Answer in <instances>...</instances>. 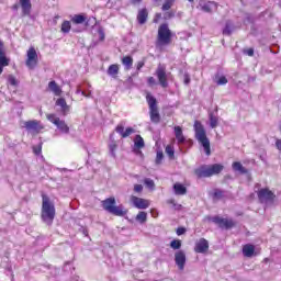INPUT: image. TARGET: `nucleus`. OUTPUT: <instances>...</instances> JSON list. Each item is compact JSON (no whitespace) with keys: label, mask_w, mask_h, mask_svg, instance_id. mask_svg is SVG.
Returning <instances> with one entry per match:
<instances>
[{"label":"nucleus","mask_w":281,"mask_h":281,"mask_svg":"<svg viewBox=\"0 0 281 281\" xmlns=\"http://www.w3.org/2000/svg\"><path fill=\"white\" fill-rule=\"evenodd\" d=\"M42 221L47 225H52L54 223V218H56V206H54V202L49 199V196L45 193H42Z\"/></svg>","instance_id":"1"},{"label":"nucleus","mask_w":281,"mask_h":281,"mask_svg":"<svg viewBox=\"0 0 281 281\" xmlns=\"http://www.w3.org/2000/svg\"><path fill=\"white\" fill-rule=\"evenodd\" d=\"M225 170V166L221 164L213 165H202L194 169V175L198 179H210V177H214L221 175Z\"/></svg>","instance_id":"2"},{"label":"nucleus","mask_w":281,"mask_h":281,"mask_svg":"<svg viewBox=\"0 0 281 281\" xmlns=\"http://www.w3.org/2000/svg\"><path fill=\"white\" fill-rule=\"evenodd\" d=\"M193 128L195 133V139L203 147L206 157H210V155H212V147L210 145V138H207V133L205 132L203 123H201V121H195Z\"/></svg>","instance_id":"3"},{"label":"nucleus","mask_w":281,"mask_h":281,"mask_svg":"<svg viewBox=\"0 0 281 281\" xmlns=\"http://www.w3.org/2000/svg\"><path fill=\"white\" fill-rule=\"evenodd\" d=\"M101 205L105 212L113 214V216H126L128 214V211L124 210L123 205H116L115 198L113 196L101 201Z\"/></svg>","instance_id":"4"},{"label":"nucleus","mask_w":281,"mask_h":281,"mask_svg":"<svg viewBox=\"0 0 281 281\" xmlns=\"http://www.w3.org/2000/svg\"><path fill=\"white\" fill-rule=\"evenodd\" d=\"M170 43H172V31L168 26V23H162L158 27L156 47H166Z\"/></svg>","instance_id":"5"},{"label":"nucleus","mask_w":281,"mask_h":281,"mask_svg":"<svg viewBox=\"0 0 281 281\" xmlns=\"http://www.w3.org/2000/svg\"><path fill=\"white\" fill-rule=\"evenodd\" d=\"M146 102L149 106V119L153 124H159L161 122V114L159 113V105H157V99L150 93H146Z\"/></svg>","instance_id":"6"},{"label":"nucleus","mask_w":281,"mask_h":281,"mask_svg":"<svg viewBox=\"0 0 281 281\" xmlns=\"http://www.w3.org/2000/svg\"><path fill=\"white\" fill-rule=\"evenodd\" d=\"M257 196L259 203H274L276 202V193L271 191L269 188H262L257 191Z\"/></svg>","instance_id":"7"},{"label":"nucleus","mask_w":281,"mask_h":281,"mask_svg":"<svg viewBox=\"0 0 281 281\" xmlns=\"http://www.w3.org/2000/svg\"><path fill=\"white\" fill-rule=\"evenodd\" d=\"M25 65L29 69H35L38 65V53H36L34 46H31L26 52Z\"/></svg>","instance_id":"8"},{"label":"nucleus","mask_w":281,"mask_h":281,"mask_svg":"<svg viewBox=\"0 0 281 281\" xmlns=\"http://www.w3.org/2000/svg\"><path fill=\"white\" fill-rule=\"evenodd\" d=\"M212 223L217 225L221 229H232L236 227V222L232 218H225L221 216H213Z\"/></svg>","instance_id":"9"},{"label":"nucleus","mask_w":281,"mask_h":281,"mask_svg":"<svg viewBox=\"0 0 281 281\" xmlns=\"http://www.w3.org/2000/svg\"><path fill=\"white\" fill-rule=\"evenodd\" d=\"M48 122H52L57 128L60 131V133H69V125L64 120H60V117L56 116V114H47L46 115Z\"/></svg>","instance_id":"10"},{"label":"nucleus","mask_w":281,"mask_h":281,"mask_svg":"<svg viewBox=\"0 0 281 281\" xmlns=\"http://www.w3.org/2000/svg\"><path fill=\"white\" fill-rule=\"evenodd\" d=\"M156 76L160 87H162V89H168V74L166 72V66L161 64L158 65Z\"/></svg>","instance_id":"11"},{"label":"nucleus","mask_w":281,"mask_h":281,"mask_svg":"<svg viewBox=\"0 0 281 281\" xmlns=\"http://www.w3.org/2000/svg\"><path fill=\"white\" fill-rule=\"evenodd\" d=\"M177 0H164L161 10L164 13L165 21H169V19H175V11H170L172 5H175Z\"/></svg>","instance_id":"12"},{"label":"nucleus","mask_w":281,"mask_h":281,"mask_svg":"<svg viewBox=\"0 0 281 281\" xmlns=\"http://www.w3.org/2000/svg\"><path fill=\"white\" fill-rule=\"evenodd\" d=\"M131 202L137 210H148L150 207V200H146L136 195H131Z\"/></svg>","instance_id":"13"},{"label":"nucleus","mask_w":281,"mask_h":281,"mask_svg":"<svg viewBox=\"0 0 281 281\" xmlns=\"http://www.w3.org/2000/svg\"><path fill=\"white\" fill-rule=\"evenodd\" d=\"M10 66V58L5 55V44L0 40V76L3 74V67Z\"/></svg>","instance_id":"14"},{"label":"nucleus","mask_w":281,"mask_h":281,"mask_svg":"<svg viewBox=\"0 0 281 281\" xmlns=\"http://www.w3.org/2000/svg\"><path fill=\"white\" fill-rule=\"evenodd\" d=\"M24 126L26 131H33V133H35L36 135H38V133H41L43 128H45V126L41 124V121L37 120L26 121L24 123Z\"/></svg>","instance_id":"15"},{"label":"nucleus","mask_w":281,"mask_h":281,"mask_svg":"<svg viewBox=\"0 0 281 281\" xmlns=\"http://www.w3.org/2000/svg\"><path fill=\"white\" fill-rule=\"evenodd\" d=\"M210 249V241L205 238H200L194 246L195 254H207Z\"/></svg>","instance_id":"16"},{"label":"nucleus","mask_w":281,"mask_h":281,"mask_svg":"<svg viewBox=\"0 0 281 281\" xmlns=\"http://www.w3.org/2000/svg\"><path fill=\"white\" fill-rule=\"evenodd\" d=\"M148 16H149V12L146 7L139 9L136 15V21L138 25H146V23L148 22Z\"/></svg>","instance_id":"17"},{"label":"nucleus","mask_w":281,"mask_h":281,"mask_svg":"<svg viewBox=\"0 0 281 281\" xmlns=\"http://www.w3.org/2000/svg\"><path fill=\"white\" fill-rule=\"evenodd\" d=\"M175 262L177 267L180 269V271H183V269H186V251L183 250L176 251Z\"/></svg>","instance_id":"18"},{"label":"nucleus","mask_w":281,"mask_h":281,"mask_svg":"<svg viewBox=\"0 0 281 281\" xmlns=\"http://www.w3.org/2000/svg\"><path fill=\"white\" fill-rule=\"evenodd\" d=\"M115 132L121 135V137L123 139H126V137H131V135H133V133H135V128L133 127H126L124 131V125L122 124H117L115 127Z\"/></svg>","instance_id":"19"},{"label":"nucleus","mask_w":281,"mask_h":281,"mask_svg":"<svg viewBox=\"0 0 281 281\" xmlns=\"http://www.w3.org/2000/svg\"><path fill=\"white\" fill-rule=\"evenodd\" d=\"M22 8V16H30L32 14V0H19Z\"/></svg>","instance_id":"20"},{"label":"nucleus","mask_w":281,"mask_h":281,"mask_svg":"<svg viewBox=\"0 0 281 281\" xmlns=\"http://www.w3.org/2000/svg\"><path fill=\"white\" fill-rule=\"evenodd\" d=\"M241 251L245 258H254V256H256V246L252 244H245Z\"/></svg>","instance_id":"21"},{"label":"nucleus","mask_w":281,"mask_h":281,"mask_svg":"<svg viewBox=\"0 0 281 281\" xmlns=\"http://www.w3.org/2000/svg\"><path fill=\"white\" fill-rule=\"evenodd\" d=\"M48 89L52 91V93H54V95H63V88H60V86H58V83H56L54 80L48 82Z\"/></svg>","instance_id":"22"},{"label":"nucleus","mask_w":281,"mask_h":281,"mask_svg":"<svg viewBox=\"0 0 281 281\" xmlns=\"http://www.w3.org/2000/svg\"><path fill=\"white\" fill-rule=\"evenodd\" d=\"M201 10H203V12H212V9L215 8V10L218 8V3L214 2V1H207L204 2L202 4H200Z\"/></svg>","instance_id":"23"},{"label":"nucleus","mask_w":281,"mask_h":281,"mask_svg":"<svg viewBox=\"0 0 281 281\" xmlns=\"http://www.w3.org/2000/svg\"><path fill=\"white\" fill-rule=\"evenodd\" d=\"M56 106H60L64 115H67V113H69V105L67 104V100H65V98L57 99Z\"/></svg>","instance_id":"24"},{"label":"nucleus","mask_w":281,"mask_h":281,"mask_svg":"<svg viewBox=\"0 0 281 281\" xmlns=\"http://www.w3.org/2000/svg\"><path fill=\"white\" fill-rule=\"evenodd\" d=\"M173 131H175V135L178 144H184L186 136H183V128H181V126H175Z\"/></svg>","instance_id":"25"},{"label":"nucleus","mask_w":281,"mask_h":281,"mask_svg":"<svg viewBox=\"0 0 281 281\" xmlns=\"http://www.w3.org/2000/svg\"><path fill=\"white\" fill-rule=\"evenodd\" d=\"M232 168L235 172H240V175H248L249 170L243 166L240 161H234Z\"/></svg>","instance_id":"26"},{"label":"nucleus","mask_w":281,"mask_h":281,"mask_svg":"<svg viewBox=\"0 0 281 281\" xmlns=\"http://www.w3.org/2000/svg\"><path fill=\"white\" fill-rule=\"evenodd\" d=\"M173 190H175V194H177L178 196H183V194H188V188H186V186L176 182L173 184Z\"/></svg>","instance_id":"27"},{"label":"nucleus","mask_w":281,"mask_h":281,"mask_svg":"<svg viewBox=\"0 0 281 281\" xmlns=\"http://www.w3.org/2000/svg\"><path fill=\"white\" fill-rule=\"evenodd\" d=\"M122 65L125 67L126 71L133 69V57L131 55H126L121 59Z\"/></svg>","instance_id":"28"},{"label":"nucleus","mask_w":281,"mask_h":281,"mask_svg":"<svg viewBox=\"0 0 281 281\" xmlns=\"http://www.w3.org/2000/svg\"><path fill=\"white\" fill-rule=\"evenodd\" d=\"M108 75L111 76V78H117L120 75V66L117 64H112L108 68Z\"/></svg>","instance_id":"29"},{"label":"nucleus","mask_w":281,"mask_h":281,"mask_svg":"<svg viewBox=\"0 0 281 281\" xmlns=\"http://www.w3.org/2000/svg\"><path fill=\"white\" fill-rule=\"evenodd\" d=\"M87 21V15L85 14H75L71 18V23H74V25H82V23H85Z\"/></svg>","instance_id":"30"},{"label":"nucleus","mask_w":281,"mask_h":281,"mask_svg":"<svg viewBox=\"0 0 281 281\" xmlns=\"http://www.w3.org/2000/svg\"><path fill=\"white\" fill-rule=\"evenodd\" d=\"M223 196H225V191H223L221 189H214V191L212 193L213 201H221V199H223Z\"/></svg>","instance_id":"31"},{"label":"nucleus","mask_w":281,"mask_h":281,"mask_svg":"<svg viewBox=\"0 0 281 281\" xmlns=\"http://www.w3.org/2000/svg\"><path fill=\"white\" fill-rule=\"evenodd\" d=\"M136 221L144 225L148 221V213L144 211H139L138 214L136 215Z\"/></svg>","instance_id":"32"},{"label":"nucleus","mask_w":281,"mask_h":281,"mask_svg":"<svg viewBox=\"0 0 281 281\" xmlns=\"http://www.w3.org/2000/svg\"><path fill=\"white\" fill-rule=\"evenodd\" d=\"M134 146H135V148H138V149H142V148H144V146H146L142 135H136L135 136V138H134Z\"/></svg>","instance_id":"33"},{"label":"nucleus","mask_w":281,"mask_h":281,"mask_svg":"<svg viewBox=\"0 0 281 281\" xmlns=\"http://www.w3.org/2000/svg\"><path fill=\"white\" fill-rule=\"evenodd\" d=\"M60 32H63V34H69V32H71V22L65 20L61 23Z\"/></svg>","instance_id":"34"},{"label":"nucleus","mask_w":281,"mask_h":281,"mask_svg":"<svg viewBox=\"0 0 281 281\" xmlns=\"http://www.w3.org/2000/svg\"><path fill=\"white\" fill-rule=\"evenodd\" d=\"M232 30H233L232 22H226L225 27H224L222 34L224 36H232Z\"/></svg>","instance_id":"35"},{"label":"nucleus","mask_w":281,"mask_h":281,"mask_svg":"<svg viewBox=\"0 0 281 281\" xmlns=\"http://www.w3.org/2000/svg\"><path fill=\"white\" fill-rule=\"evenodd\" d=\"M210 126L211 128H216V126H218V117L212 113L210 114Z\"/></svg>","instance_id":"36"},{"label":"nucleus","mask_w":281,"mask_h":281,"mask_svg":"<svg viewBox=\"0 0 281 281\" xmlns=\"http://www.w3.org/2000/svg\"><path fill=\"white\" fill-rule=\"evenodd\" d=\"M165 153L168 155L169 158L175 159V147L171 145H167L165 148Z\"/></svg>","instance_id":"37"},{"label":"nucleus","mask_w":281,"mask_h":281,"mask_svg":"<svg viewBox=\"0 0 281 281\" xmlns=\"http://www.w3.org/2000/svg\"><path fill=\"white\" fill-rule=\"evenodd\" d=\"M109 150H110L112 157H115V151L117 150V143L115 140H112L109 144Z\"/></svg>","instance_id":"38"},{"label":"nucleus","mask_w":281,"mask_h":281,"mask_svg":"<svg viewBox=\"0 0 281 281\" xmlns=\"http://www.w3.org/2000/svg\"><path fill=\"white\" fill-rule=\"evenodd\" d=\"M144 183L146 186V188H148V190H155V181L150 178H146L144 180Z\"/></svg>","instance_id":"39"},{"label":"nucleus","mask_w":281,"mask_h":281,"mask_svg":"<svg viewBox=\"0 0 281 281\" xmlns=\"http://www.w3.org/2000/svg\"><path fill=\"white\" fill-rule=\"evenodd\" d=\"M171 249H181V239H173L170 243Z\"/></svg>","instance_id":"40"},{"label":"nucleus","mask_w":281,"mask_h":281,"mask_svg":"<svg viewBox=\"0 0 281 281\" xmlns=\"http://www.w3.org/2000/svg\"><path fill=\"white\" fill-rule=\"evenodd\" d=\"M33 153L34 155H41L43 153V143L33 146Z\"/></svg>","instance_id":"41"},{"label":"nucleus","mask_w":281,"mask_h":281,"mask_svg":"<svg viewBox=\"0 0 281 281\" xmlns=\"http://www.w3.org/2000/svg\"><path fill=\"white\" fill-rule=\"evenodd\" d=\"M161 161H164V151H157L155 162L159 166Z\"/></svg>","instance_id":"42"},{"label":"nucleus","mask_w":281,"mask_h":281,"mask_svg":"<svg viewBox=\"0 0 281 281\" xmlns=\"http://www.w3.org/2000/svg\"><path fill=\"white\" fill-rule=\"evenodd\" d=\"M8 80L9 85H11L12 87H16V85H19V81H16V78L14 76H10Z\"/></svg>","instance_id":"43"},{"label":"nucleus","mask_w":281,"mask_h":281,"mask_svg":"<svg viewBox=\"0 0 281 281\" xmlns=\"http://www.w3.org/2000/svg\"><path fill=\"white\" fill-rule=\"evenodd\" d=\"M134 192L140 194V192H144V186H142V184H134Z\"/></svg>","instance_id":"44"},{"label":"nucleus","mask_w":281,"mask_h":281,"mask_svg":"<svg viewBox=\"0 0 281 281\" xmlns=\"http://www.w3.org/2000/svg\"><path fill=\"white\" fill-rule=\"evenodd\" d=\"M186 232H187L186 227L180 226L177 228L176 234H177V236H183V234H186Z\"/></svg>","instance_id":"45"},{"label":"nucleus","mask_w":281,"mask_h":281,"mask_svg":"<svg viewBox=\"0 0 281 281\" xmlns=\"http://www.w3.org/2000/svg\"><path fill=\"white\" fill-rule=\"evenodd\" d=\"M144 65H146V61L144 60L137 61L136 71H142V68L144 67Z\"/></svg>","instance_id":"46"},{"label":"nucleus","mask_w":281,"mask_h":281,"mask_svg":"<svg viewBox=\"0 0 281 281\" xmlns=\"http://www.w3.org/2000/svg\"><path fill=\"white\" fill-rule=\"evenodd\" d=\"M161 21V13H155L153 23H159Z\"/></svg>","instance_id":"47"},{"label":"nucleus","mask_w":281,"mask_h":281,"mask_svg":"<svg viewBox=\"0 0 281 281\" xmlns=\"http://www.w3.org/2000/svg\"><path fill=\"white\" fill-rule=\"evenodd\" d=\"M98 34H99V41L101 42L104 41L105 38L104 30L99 29Z\"/></svg>","instance_id":"48"},{"label":"nucleus","mask_w":281,"mask_h":281,"mask_svg":"<svg viewBox=\"0 0 281 281\" xmlns=\"http://www.w3.org/2000/svg\"><path fill=\"white\" fill-rule=\"evenodd\" d=\"M217 85H227V77H220V79L217 80Z\"/></svg>","instance_id":"49"},{"label":"nucleus","mask_w":281,"mask_h":281,"mask_svg":"<svg viewBox=\"0 0 281 281\" xmlns=\"http://www.w3.org/2000/svg\"><path fill=\"white\" fill-rule=\"evenodd\" d=\"M147 82H148L149 87L157 85L155 77H148Z\"/></svg>","instance_id":"50"},{"label":"nucleus","mask_w":281,"mask_h":281,"mask_svg":"<svg viewBox=\"0 0 281 281\" xmlns=\"http://www.w3.org/2000/svg\"><path fill=\"white\" fill-rule=\"evenodd\" d=\"M244 54H246V56H254V48L244 49Z\"/></svg>","instance_id":"51"},{"label":"nucleus","mask_w":281,"mask_h":281,"mask_svg":"<svg viewBox=\"0 0 281 281\" xmlns=\"http://www.w3.org/2000/svg\"><path fill=\"white\" fill-rule=\"evenodd\" d=\"M190 75L186 74L184 75V85H190Z\"/></svg>","instance_id":"52"},{"label":"nucleus","mask_w":281,"mask_h":281,"mask_svg":"<svg viewBox=\"0 0 281 281\" xmlns=\"http://www.w3.org/2000/svg\"><path fill=\"white\" fill-rule=\"evenodd\" d=\"M276 147L281 151V139L276 140Z\"/></svg>","instance_id":"53"},{"label":"nucleus","mask_w":281,"mask_h":281,"mask_svg":"<svg viewBox=\"0 0 281 281\" xmlns=\"http://www.w3.org/2000/svg\"><path fill=\"white\" fill-rule=\"evenodd\" d=\"M143 0H131V3H133V5L137 4V3H142Z\"/></svg>","instance_id":"54"},{"label":"nucleus","mask_w":281,"mask_h":281,"mask_svg":"<svg viewBox=\"0 0 281 281\" xmlns=\"http://www.w3.org/2000/svg\"><path fill=\"white\" fill-rule=\"evenodd\" d=\"M12 10H19V4H13Z\"/></svg>","instance_id":"55"},{"label":"nucleus","mask_w":281,"mask_h":281,"mask_svg":"<svg viewBox=\"0 0 281 281\" xmlns=\"http://www.w3.org/2000/svg\"><path fill=\"white\" fill-rule=\"evenodd\" d=\"M154 3H161V0H154Z\"/></svg>","instance_id":"56"},{"label":"nucleus","mask_w":281,"mask_h":281,"mask_svg":"<svg viewBox=\"0 0 281 281\" xmlns=\"http://www.w3.org/2000/svg\"><path fill=\"white\" fill-rule=\"evenodd\" d=\"M263 262H266V263L269 262V258H265Z\"/></svg>","instance_id":"57"},{"label":"nucleus","mask_w":281,"mask_h":281,"mask_svg":"<svg viewBox=\"0 0 281 281\" xmlns=\"http://www.w3.org/2000/svg\"><path fill=\"white\" fill-rule=\"evenodd\" d=\"M190 3H194V0H188Z\"/></svg>","instance_id":"58"},{"label":"nucleus","mask_w":281,"mask_h":281,"mask_svg":"<svg viewBox=\"0 0 281 281\" xmlns=\"http://www.w3.org/2000/svg\"><path fill=\"white\" fill-rule=\"evenodd\" d=\"M169 203H175V200H170Z\"/></svg>","instance_id":"59"}]
</instances>
